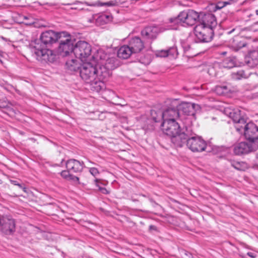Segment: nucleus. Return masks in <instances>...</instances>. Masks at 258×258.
Returning a JSON list of instances; mask_svg holds the SVG:
<instances>
[{
    "mask_svg": "<svg viewBox=\"0 0 258 258\" xmlns=\"http://www.w3.org/2000/svg\"><path fill=\"white\" fill-rule=\"evenodd\" d=\"M157 55L159 56H160V57H166V56H168V52H167L166 49V50H162L158 52Z\"/></svg>",
    "mask_w": 258,
    "mask_h": 258,
    "instance_id": "72a5a7b5",
    "label": "nucleus"
},
{
    "mask_svg": "<svg viewBox=\"0 0 258 258\" xmlns=\"http://www.w3.org/2000/svg\"><path fill=\"white\" fill-rule=\"evenodd\" d=\"M97 72V66L92 65L90 62L84 63L80 70V77L87 83L90 84L94 90L95 83L96 82Z\"/></svg>",
    "mask_w": 258,
    "mask_h": 258,
    "instance_id": "39448f33",
    "label": "nucleus"
},
{
    "mask_svg": "<svg viewBox=\"0 0 258 258\" xmlns=\"http://www.w3.org/2000/svg\"><path fill=\"white\" fill-rule=\"evenodd\" d=\"M175 107L176 106L174 105L173 107H169L163 112H159L158 118L154 116V114H156V111L151 110V115L153 120L156 122H160L161 120L162 121L175 120L179 116V112Z\"/></svg>",
    "mask_w": 258,
    "mask_h": 258,
    "instance_id": "0eeeda50",
    "label": "nucleus"
},
{
    "mask_svg": "<svg viewBox=\"0 0 258 258\" xmlns=\"http://www.w3.org/2000/svg\"><path fill=\"white\" fill-rule=\"evenodd\" d=\"M15 220L10 216L0 217V230L5 234L10 235L15 231Z\"/></svg>",
    "mask_w": 258,
    "mask_h": 258,
    "instance_id": "4468645a",
    "label": "nucleus"
},
{
    "mask_svg": "<svg viewBox=\"0 0 258 258\" xmlns=\"http://www.w3.org/2000/svg\"><path fill=\"white\" fill-rule=\"evenodd\" d=\"M192 135V130L191 127L185 126L176 135L171 136V141L176 147H182L186 143L190 136Z\"/></svg>",
    "mask_w": 258,
    "mask_h": 258,
    "instance_id": "9d476101",
    "label": "nucleus"
},
{
    "mask_svg": "<svg viewBox=\"0 0 258 258\" xmlns=\"http://www.w3.org/2000/svg\"><path fill=\"white\" fill-rule=\"evenodd\" d=\"M231 165L235 169L239 171H245L249 168L248 164L243 161H231Z\"/></svg>",
    "mask_w": 258,
    "mask_h": 258,
    "instance_id": "b1692460",
    "label": "nucleus"
},
{
    "mask_svg": "<svg viewBox=\"0 0 258 258\" xmlns=\"http://www.w3.org/2000/svg\"><path fill=\"white\" fill-rule=\"evenodd\" d=\"M229 91L226 86H218L215 88L216 93L219 95H226Z\"/></svg>",
    "mask_w": 258,
    "mask_h": 258,
    "instance_id": "cd10ccee",
    "label": "nucleus"
},
{
    "mask_svg": "<svg viewBox=\"0 0 258 258\" xmlns=\"http://www.w3.org/2000/svg\"><path fill=\"white\" fill-rule=\"evenodd\" d=\"M114 5L113 2H109L107 3H105L103 4L102 6H112Z\"/></svg>",
    "mask_w": 258,
    "mask_h": 258,
    "instance_id": "c9c22d12",
    "label": "nucleus"
},
{
    "mask_svg": "<svg viewBox=\"0 0 258 258\" xmlns=\"http://www.w3.org/2000/svg\"><path fill=\"white\" fill-rule=\"evenodd\" d=\"M104 17H105L106 18L108 19L109 18V16L106 15L101 16L102 19L104 18Z\"/></svg>",
    "mask_w": 258,
    "mask_h": 258,
    "instance_id": "a19ab883",
    "label": "nucleus"
},
{
    "mask_svg": "<svg viewBox=\"0 0 258 258\" xmlns=\"http://www.w3.org/2000/svg\"><path fill=\"white\" fill-rule=\"evenodd\" d=\"M161 125L163 133L170 137L181 131L178 123L176 120L162 121Z\"/></svg>",
    "mask_w": 258,
    "mask_h": 258,
    "instance_id": "2eb2a0df",
    "label": "nucleus"
},
{
    "mask_svg": "<svg viewBox=\"0 0 258 258\" xmlns=\"http://www.w3.org/2000/svg\"><path fill=\"white\" fill-rule=\"evenodd\" d=\"M79 4V3L77 2V3H76L72 4H67V5H71L73 6V7H71V9L77 10V9H79V8L76 7V5L77 4Z\"/></svg>",
    "mask_w": 258,
    "mask_h": 258,
    "instance_id": "f704fd0d",
    "label": "nucleus"
},
{
    "mask_svg": "<svg viewBox=\"0 0 258 258\" xmlns=\"http://www.w3.org/2000/svg\"><path fill=\"white\" fill-rule=\"evenodd\" d=\"M177 109L179 112L186 115H194L197 110L200 109V106L198 104L191 103L183 102L180 104H175Z\"/></svg>",
    "mask_w": 258,
    "mask_h": 258,
    "instance_id": "dca6fc26",
    "label": "nucleus"
},
{
    "mask_svg": "<svg viewBox=\"0 0 258 258\" xmlns=\"http://www.w3.org/2000/svg\"><path fill=\"white\" fill-rule=\"evenodd\" d=\"M256 166L258 168V164L256 165Z\"/></svg>",
    "mask_w": 258,
    "mask_h": 258,
    "instance_id": "49530a36",
    "label": "nucleus"
},
{
    "mask_svg": "<svg viewBox=\"0 0 258 258\" xmlns=\"http://www.w3.org/2000/svg\"><path fill=\"white\" fill-rule=\"evenodd\" d=\"M222 7H223V6H219V5H217V6H216V8H217V9H221Z\"/></svg>",
    "mask_w": 258,
    "mask_h": 258,
    "instance_id": "79ce46f5",
    "label": "nucleus"
},
{
    "mask_svg": "<svg viewBox=\"0 0 258 258\" xmlns=\"http://www.w3.org/2000/svg\"><path fill=\"white\" fill-rule=\"evenodd\" d=\"M237 131L244 129L245 138L251 143H258V127L252 122H248L239 126H236Z\"/></svg>",
    "mask_w": 258,
    "mask_h": 258,
    "instance_id": "1a4fd4ad",
    "label": "nucleus"
},
{
    "mask_svg": "<svg viewBox=\"0 0 258 258\" xmlns=\"http://www.w3.org/2000/svg\"><path fill=\"white\" fill-rule=\"evenodd\" d=\"M239 38L240 37L238 36H236L232 39L231 43L232 47H235L237 49H239L245 46L244 43H241L239 41Z\"/></svg>",
    "mask_w": 258,
    "mask_h": 258,
    "instance_id": "bb28decb",
    "label": "nucleus"
},
{
    "mask_svg": "<svg viewBox=\"0 0 258 258\" xmlns=\"http://www.w3.org/2000/svg\"><path fill=\"white\" fill-rule=\"evenodd\" d=\"M91 53V46L88 42L79 41L75 44L74 54L82 61H85L90 55Z\"/></svg>",
    "mask_w": 258,
    "mask_h": 258,
    "instance_id": "9b49d317",
    "label": "nucleus"
},
{
    "mask_svg": "<svg viewBox=\"0 0 258 258\" xmlns=\"http://www.w3.org/2000/svg\"><path fill=\"white\" fill-rule=\"evenodd\" d=\"M224 67L227 68H232L235 65L234 61L230 58H226L223 62Z\"/></svg>",
    "mask_w": 258,
    "mask_h": 258,
    "instance_id": "c85d7f7f",
    "label": "nucleus"
},
{
    "mask_svg": "<svg viewBox=\"0 0 258 258\" xmlns=\"http://www.w3.org/2000/svg\"><path fill=\"white\" fill-rule=\"evenodd\" d=\"M248 76L245 75L244 71L242 70H240L236 73H233L232 74V78L234 80H240L242 78H246Z\"/></svg>",
    "mask_w": 258,
    "mask_h": 258,
    "instance_id": "a878e982",
    "label": "nucleus"
},
{
    "mask_svg": "<svg viewBox=\"0 0 258 258\" xmlns=\"http://www.w3.org/2000/svg\"><path fill=\"white\" fill-rule=\"evenodd\" d=\"M94 181L96 183V186L98 187L99 190L102 194L107 195L109 193V191L106 188L100 186L99 183V180L97 179H95Z\"/></svg>",
    "mask_w": 258,
    "mask_h": 258,
    "instance_id": "7c9ffc66",
    "label": "nucleus"
},
{
    "mask_svg": "<svg viewBox=\"0 0 258 258\" xmlns=\"http://www.w3.org/2000/svg\"><path fill=\"white\" fill-rule=\"evenodd\" d=\"M11 182L15 185H18L20 188H22L24 192H26V188L23 186L22 184L18 183L17 180H11Z\"/></svg>",
    "mask_w": 258,
    "mask_h": 258,
    "instance_id": "2f4dec72",
    "label": "nucleus"
},
{
    "mask_svg": "<svg viewBox=\"0 0 258 258\" xmlns=\"http://www.w3.org/2000/svg\"><path fill=\"white\" fill-rule=\"evenodd\" d=\"M201 13H199L192 10L184 11L179 13L177 17L171 18L170 23H180L183 26H193L197 22H200Z\"/></svg>",
    "mask_w": 258,
    "mask_h": 258,
    "instance_id": "7ed1b4c3",
    "label": "nucleus"
},
{
    "mask_svg": "<svg viewBox=\"0 0 258 258\" xmlns=\"http://www.w3.org/2000/svg\"><path fill=\"white\" fill-rule=\"evenodd\" d=\"M257 149L258 143L241 142L234 145L233 152L235 155H242L254 152Z\"/></svg>",
    "mask_w": 258,
    "mask_h": 258,
    "instance_id": "ddd939ff",
    "label": "nucleus"
},
{
    "mask_svg": "<svg viewBox=\"0 0 258 258\" xmlns=\"http://www.w3.org/2000/svg\"><path fill=\"white\" fill-rule=\"evenodd\" d=\"M66 165L67 170L61 172V176L67 180L76 183H79V177L73 175L72 173L82 172L84 167V162H80L74 159H71L66 162Z\"/></svg>",
    "mask_w": 258,
    "mask_h": 258,
    "instance_id": "f03ea898",
    "label": "nucleus"
},
{
    "mask_svg": "<svg viewBox=\"0 0 258 258\" xmlns=\"http://www.w3.org/2000/svg\"><path fill=\"white\" fill-rule=\"evenodd\" d=\"M128 45L135 53L141 52L144 48V43L139 37L132 38Z\"/></svg>",
    "mask_w": 258,
    "mask_h": 258,
    "instance_id": "6ab92c4d",
    "label": "nucleus"
},
{
    "mask_svg": "<svg viewBox=\"0 0 258 258\" xmlns=\"http://www.w3.org/2000/svg\"><path fill=\"white\" fill-rule=\"evenodd\" d=\"M247 254L249 256H250V257H255V255H254V254H253V253H252V252H248V253H247Z\"/></svg>",
    "mask_w": 258,
    "mask_h": 258,
    "instance_id": "58836bf2",
    "label": "nucleus"
},
{
    "mask_svg": "<svg viewBox=\"0 0 258 258\" xmlns=\"http://www.w3.org/2000/svg\"><path fill=\"white\" fill-rule=\"evenodd\" d=\"M135 53L133 52L129 45H124L120 47L117 52V56L118 57L123 59H127L130 57L132 54Z\"/></svg>",
    "mask_w": 258,
    "mask_h": 258,
    "instance_id": "412c9836",
    "label": "nucleus"
},
{
    "mask_svg": "<svg viewBox=\"0 0 258 258\" xmlns=\"http://www.w3.org/2000/svg\"><path fill=\"white\" fill-rule=\"evenodd\" d=\"M214 30L217 25L215 16L211 13H201L200 23Z\"/></svg>",
    "mask_w": 258,
    "mask_h": 258,
    "instance_id": "a211bd4d",
    "label": "nucleus"
},
{
    "mask_svg": "<svg viewBox=\"0 0 258 258\" xmlns=\"http://www.w3.org/2000/svg\"><path fill=\"white\" fill-rule=\"evenodd\" d=\"M58 41L59 42L58 52L62 56H66L70 53H74L75 40L66 32H61Z\"/></svg>",
    "mask_w": 258,
    "mask_h": 258,
    "instance_id": "20e7f679",
    "label": "nucleus"
},
{
    "mask_svg": "<svg viewBox=\"0 0 258 258\" xmlns=\"http://www.w3.org/2000/svg\"><path fill=\"white\" fill-rule=\"evenodd\" d=\"M171 29V28H164V29H163L162 31H164V30H169V29Z\"/></svg>",
    "mask_w": 258,
    "mask_h": 258,
    "instance_id": "37998d69",
    "label": "nucleus"
},
{
    "mask_svg": "<svg viewBox=\"0 0 258 258\" xmlns=\"http://www.w3.org/2000/svg\"><path fill=\"white\" fill-rule=\"evenodd\" d=\"M89 171L90 173L94 177L99 174V171L98 169L95 167L90 168Z\"/></svg>",
    "mask_w": 258,
    "mask_h": 258,
    "instance_id": "473e14b6",
    "label": "nucleus"
},
{
    "mask_svg": "<svg viewBox=\"0 0 258 258\" xmlns=\"http://www.w3.org/2000/svg\"><path fill=\"white\" fill-rule=\"evenodd\" d=\"M156 114H154V116H155L156 117H157L158 118L159 117V112H161V111H156Z\"/></svg>",
    "mask_w": 258,
    "mask_h": 258,
    "instance_id": "ea45409f",
    "label": "nucleus"
},
{
    "mask_svg": "<svg viewBox=\"0 0 258 258\" xmlns=\"http://www.w3.org/2000/svg\"><path fill=\"white\" fill-rule=\"evenodd\" d=\"M59 34L60 32H56L53 30L42 32L40 37L41 43L35 42L32 51L40 59L49 62L53 61L54 56L51 50L46 49V47L58 41Z\"/></svg>",
    "mask_w": 258,
    "mask_h": 258,
    "instance_id": "f257e3e1",
    "label": "nucleus"
},
{
    "mask_svg": "<svg viewBox=\"0 0 258 258\" xmlns=\"http://www.w3.org/2000/svg\"><path fill=\"white\" fill-rule=\"evenodd\" d=\"M166 50L168 52V56L175 57L178 54L177 48L176 47H174V46L171 47Z\"/></svg>",
    "mask_w": 258,
    "mask_h": 258,
    "instance_id": "c756f323",
    "label": "nucleus"
},
{
    "mask_svg": "<svg viewBox=\"0 0 258 258\" xmlns=\"http://www.w3.org/2000/svg\"><path fill=\"white\" fill-rule=\"evenodd\" d=\"M109 55V54H107L103 50L99 49L97 51L94 57L96 58L98 63L102 64V63H104Z\"/></svg>",
    "mask_w": 258,
    "mask_h": 258,
    "instance_id": "393cba45",
    "label": "nucleus"
},
{
    "mask_svg": "<svg viewBox=\"0 0 258 258\" xmlns=\"http://www.w3.org/2000/svg\"><path fill=\"white\" fill-rule=\"evenodd\" d=\"M118 60L114 54H110L104 63V66L111 71L118 66Z\"/></svg>",
    "mask_w": 258,
    "mask_h": 258,
    "instance_id": "4be33fe9",
    "label": "nucleus"
},
{
    "mask_svg": "<svg viewBox=\"0 0 258 258\" xmlns=\"http://www.w3.org/2000/svg\"><path fill=\"white\" fill-rule=\"evenodd\" d=\"M235 28H233L231 30L225 32V33L227 34H230L235 31Z\"/></svg>",
    "mask_w": 258,
    "mask_h": 258,
    "instance_id": "e433bc0d",
    "label": "nucleus"
},
{
    "mask_svg": "<svg viewBox=\"0 0 258 258\" xmlns=\"http://www.w3.org/2000/svg\"><path fill=\"white\" fill-rule=\"evenodd\" d=\"M176 102V101L175 100V101H174L173 103H175Z\"/></svg>",
    "mask_w": 258,
    "mask_h": 258,
    "instance_id": "a18cd8bd",
    "label": "nucleus"
},
{
    "mask_svg": "<svg viewBox=\"0 0 258 258\" xmlns=\"http://www.w3.org/2000/svg\"><path fill=\"white\" fill-rule=\"evenodd\" d=\"M187 147L194 152H201L205 151L207 148L206 142L201 137L196 136L192 132L187 140Z\"/></svg>",
    "mask_w": 258,
    "mask_h": 258,
    "instance_id": "f8f14e48",
    "label": "nucleus"
},
{
    "mask_svg": "<svg viewBox=\"0 0 258 258\" xmlns=\"http://www.w3.org/2000/svg\"><path fill=\"white\" fill-rule=\"evenodd\" d=\"M255 13H256V15H258V10L255 11Z\"/></svg>",
    "mask_w": 258,
    "mask_h": 258,
    "instance_id": "c03bdc74",
    "label": "nucleus"
},
{
    "mask_svg": "<svg viewBox=\"0 0 258 258\" xmlns=\"http://www.w3.org/2000/svg\"><path fill=\"white\" fill-rule=\"evenodd\" d=\"M224 113L237 124L236 126L242 125L246 122V119L241 115V111L239 110L225 108Z\"/></svg>",
    "mask_w": 258,
    "mask_h": 258,
    "instance_id": "f3484780",
    "label": "nucleus"
},
{
    "mask_svg": "<svg viewBox=\"0 0 258 258\" xmlns=\"http://www.w3.org/2000/svg\"><path fill=\"white\" fill-rule=\"evenodd\" d=\"M150 230H156L157 228L154 225H150Z\"/></svg>",
    "mask_w": 258,
    "mask_h": 258,
    "instance_id": "4c0bfd02",
    "label": "nucleus"
},
{
    "mask_svg": "<svg viewBox=\"0 0 258 258\" xmlns=\"http://www.w3.org/2000/svg\"><path fill=\"white\" fill-rule=\"evenodd\" d=\"M194 33L199 42H208L211 41L213 38L214 30L199 24L195 27Z\"/></svg>",
    "mask_w": 258,
    "mask_h": 258,
    "instance_id": "6e6552de",
    "label": "nucleus"
},
{
    "mask_svg": "<svg viewBox=\"0 0 258 258\" xmlns=\"http://www.w3.org/2000/svg\"><path fill=\"white\" fill-rule=\"evenodd\" d=\"M158 30L156 27H147L141 31V34L145 39L154 40L157 36Z\"/></svg>",
    "mask_w": 258,
    "mask_h": 258,
    "instance_id": "aec40b11",
    "label": "nucleus"
},
{
    "mask_svg": "<svg viewBox=\"0 0 258 258\" xmlns=\"http://www.w3.org/2000/svg\"><path fill=\"white\" fill-rule=\"evenodd\" d=\"M97 67V78L94 85V91L99 92L105 88L104 82L110 76L111 71L104 66L103 63H102V64H99Z\"/></svg>",
    "mask_w": 258,
    "mask_h": 258,
    "instance_id": "423d86ee",
    "label": "nucleus"
},
{
    "mask_svg": "<svg viewBox=\"0 0 258 258\" xmlns=\"http://www.w3.org/2000/svg\"><path fill=\"white\" fill-rule=\"evenodd\" d=\"M67 69L71 71L76 72L80 70V64L76 59H71L67 60L66 62Z\"/></svg>",
    "mask_w": 258,
    "mask_h": 258,
    "instance_id": "5701e85b",
    "label": "nucleus"
}]
</instances>
